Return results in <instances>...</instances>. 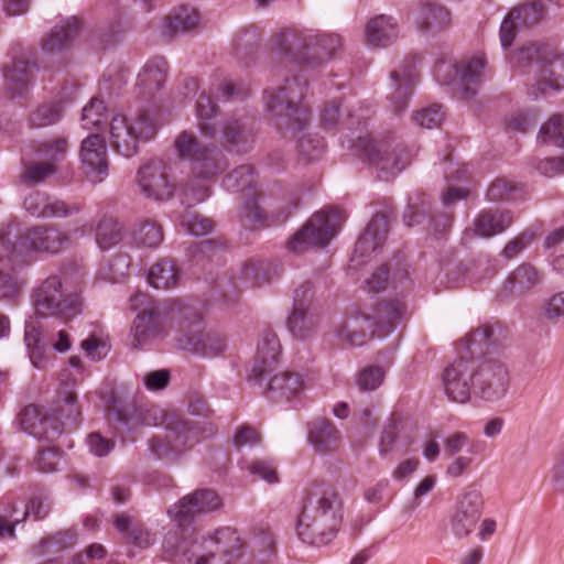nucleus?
Returning <instances> with one entry per match:
<instances>
[{
	"instance_id": "obj_62",
	"label": "nucleus",
	"mask_w": 564,
	"mask_h": 564,
	"mask_svg": "<svg viewBox=\"0 0 564 564\" xmlns=\"http://www.w3.org/2000/svg\"><path fill=\"white\" fill-rule=\"evenodd\" d=\"M56 172L53 162H40L31 164L25 171V177L33 183H39L53 175Z\"/></svg>"
},
{
	"instance_id": "obj_57",
	"label": "nucleus",
	"mask_w": 564,
	"mask_h": 564,
	"mask_svg": "<svg viewBox=\"0 0 564 564\" xmlns=\"http://www.w3.org/2000/svg\"><path fill=\"white\" fill-rule=\"evenodd\" d=\"M307 48L313 47L315 53L319 54V58L329 56L339 45V39L336 35H310Z\"/></svg>"
},
{
	"instance_id": "obj_60",
	"label": "nucleus",
	"mask_w": 564,
	"mask_h": 564,
	"mask_svg": "<svg viewBox=\"0 0 564 564\" xmlns=\"http://www.w3.org/2000/svg\"><path fill=\"white\" fill-rule=\"evenodd\" d=\"M535 170L546 177H555L564 174V163L558 158H544L536 160Z\"/></svg>"
},
{
	"instance_id": "obj_24",
	"label": "nucleus",
	"mask_w": 564,
	"mask_h": 564,
	"mask_svg": "<svg viewBox=\"0 0 564 564\" xmlns=\"http://www.w3.org/2000/svg\"><path fill=\"white\" fill-rule=\"evenodd\" d=\"M24 209L36 218H63L79 212L78 204H67L45 193L34 192L24 199Z\"/></svg>"
},
{
	"instance_id": "obj_1",
	"label": "nucleus",
	"mask_w": 564,
	"mask_h": 564,
	"mask_svg": "<svg viewBox=\"0 0 564 564\" xmlns=\"http://www.w3.org/2000/svg\"><path fill=\"white\" fill-rule=\"evenodd\" d=\"M236 86L230 80H225L217 87L218 98H230L235 95ZM212 94L203 91L196 102L197 127L203 139L193 131L184 130L174 139V152L180 160L188 162L193 175L200 180H209L225 169V161L218 149L208 141L214 140L217 130L213 122L217 115Z\"/></svg>"
},
{
	"instance_id": "obj_28",
	"label": "nucleus",
	"mask_w": 564,
	"mask_h": 564,
	"mask_svg": "<svg viewBox=\"0 0 564 564\" xmlns=\"http://www.w3.org/2000/svg\"><path fill=\"white\" fill-rule=\"evenodd\" d=\"M399 35V25L394 18L380 14L371 18L365 26V37L368 45L387 47Z\"/></svg>"
},
{
	"instance_id": "obj_38",
	"label": "nucleus",
	"mask_w": 564,
	"mask_h": 564,
	"mask_svg": "<svg viewBox=\"0 0 564 564\" xmlns=\"http://www.w3.org/2000/svg\"><path fill=\"white\" fill-rule=\"evenodd\" d=\"M308 440L316 452L326 453L337 447L339 433L329 421L317 419L310 424Z\"/></svg>"
},
{
	"instance_id": "obj_42",
	"label": "nucleus",
	"mask_w": 564,
	"mask_h": 564,
	"mask_svg": "<svg viewBox=\"0 0 564 564\" xmlns=\"http://www.w3.org/2000/svg\"><path fill=\"white\" fill-rule=\"evenodd\" d=\"M165 23L169 33L192 31L199 24V14L194 8L180 7L166 18Z\"/></svg>"
},
{
	"instance_id": "obj_35",
	"label": "nucleus",
	"mask_w": 564,
	"mask_h": 564,
	"mask_svg": "<svg viewBox=\"0 0 564 564\" xmlns=\"http://www.w3.org/2000/svg\"><path fill=\"white\" fill-rule=\"evenodd\" d=\"M414 22L422 31L436 32L451 24V15L443 6L426 2L417 8Z\"/></svg>"
},
{
	"instance_id": "obj_4",
	"label": "nucleus",
	"mask_w": 564,
	"mask_h": 564,
	"mask_svg": "<svg viewBox=\"0 0 564 564\" xmlns=\"http://www.w3.org/2000/svg\"><path fill=\"white\" fill-rule=\"evenodd\" d=\"M59 402V417L47 415L39 405L25 406L19 416L21 429L36 438H50L62 433V425L75 426L80 416L76 393L72 390L63 391Z\"/></svg>"
},
{
	"instance_id": "obj_49",
	"label": "nucleus",
	"mask_w": 564,
	"mask_h": 564,
	"mask_svg": "<svg viewBox=\"0 0 564 564\" xmlns=\"http://www.w3.org/2000/svg\"><path fill=\"white\" fill-rule=\"evenodd\" d=\"M256 184L254 172L250 165H241L226 177V186L229 189L245 191Z\"/></svg>"
},
{
	"instance_id": "obj_14",
	"label": "nucleus",
	"mask_w": 564,
	"mask_h": 564,
	"mask_svg": "<svg viewBox=\"0 0 564 564\" xmlns=\"http://www.w3.org/2000/svg\"><path fill=\"white\" fill-rule=\"evenodd\" d=\"M477 367L469 359L458 358L443 372L444 391L447 398L456 403L469 401L475 391Z\"/></svg>"
},
{
	"instance_id": "obj_25",
	"label": "nucleus",
	"mask_w": 564,
	"mask_h": 564,
	"mask_svg": "<svg viewBox=\"0 0 564 564\" xmlns=\"http://www.w3.org/2000/svg\"><path fill=\"white\" fill-rule=\"evenodd\" d=\"M261 384L267 388V393L271 399L290 401L302 394L308 387L305 377L295 371H281L269 375Z\"/></svg>"
},
{
	"instance_id": "obj_20",
	"label": "nucleus",
	"mask_w": 564,
	"mask_h": 564,
	"mask_svg": "<svg viewBox=\"0 0 564 564\" xmlns=\"http://www.w3.org/2000/svg\"><path fill=\"white\" fill-rule=\"evenodd\" d=\"M280 352L281 345L278 336L271 330L263 332L258 341L254 362L249 379L258 383H262L267 380L268 376L272 375L278 364Z\"/></svg>"
},
{
	"instance_id": "obj_56",
	"label": "nucleus",
	"mask_w": 564,
	"mask_h": 564,
	"mask_svg": "<svg viewBox=\"0 0 564 564\" xmlns=\"http://www.w3.org/2000/svg\"><path fill=\"white\" fill-rule=\"evenodd\" d=\"M384 379V370L380 367L365 368L358 376L357 384L361 390L372 391L381 386Z\"/></svg>"
},
{
	"instance_id": "obj_7",
	"label": "nucleus",
	"mask_w": 564,
	"mask_h": 564,
	"mask_svg": "<svg viewBox=\"0 0 564 564\" xmlns=\"http://www.w3.org/2000/svg\"><path fill=\"white\" fill-rule=\"evenodd\" d=\"M241 546V540L231 528L215 531L209 539L184 538L177 545L189 564H229Z\"/></svg>"
},
{
	"instance_id": "obj_41",
	"label": "nucleus",
	"mask_w": 564,
	"mask_h": 564,
	"mask_svg": "<svg viewBox=\"0 0 564 564\" xmlns=\"http://www.w3.org/2000/svg\"><path fill=\"white\" fill-rule=\"evenodd\" d=\"M180 279L175 264L162 260L154 264L148 272V282L155 289H170L177 284Z\"/></svg>"
},
{
	"instance_id": "obj_16",
	"label": "nucleus",
	"mask_w": 564,
	"mask_h": 564,
	"mask_svg": "<svg viewBox=\"0 0 564 564\" xmlns=\"http://www.w3.org/2000/svg\"><path fill=\"white\" fill-rule=\"evenodd\" d=\"M510 377L499 361H485L477 367L475 392L486 401L502 399L509 389Z\"/></svg>"
},
{
	"instance_id": "obj_27",
	"label": "nucleus",
	"mask_w": 564,
	"mask_h": 564,
	"mask_svg": "<svg viewBox=\"0 0 564 564\" xmlns=\"http://www.w3.org/2000/svg\"><path fill=\"white\" fill-rule=\"evenodd\" d=\"M169 65L163 57L149 59L138 75L137 87L143 97L154 96L165 84Z\"/></svg>"
},
{
	"instance_id": "obj_43",
	"label": "nucleus",
	"mask_w": 564,
	"mask_h": 564,
	"mask_svg": "<svg viewBox=\"0 0 564 564\" xmlns=\"http://www.w3.org/2000/svg\"><path fill=\"white\" fill-rule=\"evenodd\" d=\"M316 325V318L308 312L307 307H293L288 319L290 332L300 339L306 338L315 329Z\"/></svg>"
},
{
	"instance_id": "obj_5",
	"label": "nucleus",
	"mask_w": 564,
	"mask_h": 564,
	"mask_svg": "<svg viewBox=\"0 0 564 564\" xmlns=\"http://www.w3.org/2000/svg\"><path fill=\"white\" fill-rule=\"evenodd\" d=\"M303 88L296 80H286L279 89L264 91V106L269 120L278 130H302L308 121L306 108L300 105Z\"/></svg>"
},
{
	"instance_id": "obj_47",
	"label": "nucleus",
	"mask_w": 564,
	"mask_h": 564,
	"mask_svg": "<svg viewBox=\"0 0 564 564\" xmlns=\"http://www.w3.org/2000/svg\"><path fill=\"white\" fill-rule=\"evenodd\" d=\"M106 106L104 100L93 98L90 102L84 107L82 113V126L86 130H98L100 123L106 119Z\"/></svg>"
},
{
	"instance_id": "obj_19",
	"label": "nucleus",
	"mask_w": 564,
	"mask_h": 564,
	"mask_svg": "<svg viewBox=\"0 0 564 564\" xmlns=\"http://www.w3.org/2000/svg\"><path fill=\"white\" fill-rule=\"evenodd\" d=\"M221 506L218 495L209 489H199L182 498L167 510L169 516L182 524L203 512H210Z\"/></svg>"
},
{
	"instance_id": "obj_12",
	"label": "nucleus",
	"mask_w": 564,
	"mask_h": 564,
	"mask_svg": "<svg viewBox=\"0 0 564 564\" xmlns=\"http://www.w3.org/2000/svg\"><path fill=\"white\" fill-rule=\"evenodd\" d=\"M14 226L8 225L0 229V296L14 300L21 292L23 282L18 276L15 268L22 263L19 260L15 243Z\"/></svg>"
},
{
	"instance_id": "obj_30",
	"label": "nucleus",
	"mask_w": 564,
	"mask_h": 564,
	"mask_svg": "<svg viewBox=\"0 0 564 564\" xmlns=\"http://www.w3.org/2000/svg\"><path fill=\"white\" fill-rule=\"evenodd\" d=\"M373 325L368 313H357L344 319L337 328L336 335L339 340L345 341L351 347L362 346L369 334L372 332Z\"/></svg>"
},
{
	"instance_id": "obj_23",
	"label": "nucleus",
	"mask_w": 564,
	"mask_h": 564,
	"mask_svg": "<svg viewBox=\"0 0 564 564\" xmlns=\"http://www.w3.org/2000/svg\"><path fill=\"white\" fill-rule=\"evenodd\" d=\"M544 10L540 3H529L513 9L502 21L500 26V42L507 48L514 40L516 33L524 28L538 23L543 17Z\"/></svg>"
},
{
	"instance_id": "obj_34",
	"label": "nucleus",
	"mask_w": 564,
	"mask_h": 564,
	"mask_svg": "<svg viewBox=\"0 0 564 564\" xmlns=\"http://www.w3.org/2000/svg\"><path fill=\"white\" fill-rule=\"evenodd\" d=\"M541 282L540 272L524 263L509 274L501 288V294L502 296L521 295Z\"/></svg>"
},
{
	"instance_id": "obj_6",
	"label": "nucleus",
	"mask_w": 564,
	"mask_h": 564,
	"mask_svg": "<svg viewBox=\"0 0 564 564\" xmlns=\"http://www.w3.org/2000/svg\"><path fill=\"white\" fill-rule=\"evenodd\" d=\"M155 118L148 111L133 117L116 113L108 123V142L115 152L131 158L139 152V145L150 140L156 132Z\"/></svg>"
},
{
	"instance_id": "obj_51",
	"label": "nucleus",
	"mask_w": 564,
	"mask_h": 564,
	"mask_svg": "<svg viewBox=\"0 0 564 564\" xmlns=\"http://www.w3.org/2000/svg\"><path fill=\"white\" fill-rule=\"evenodd\" d=\"M180 225L193 236H205L213 231L214 224L209 218L186 213L182 216Z\"/></svg>"
},
{
	"instance_id": "obj_46",
	"label": "nucleus",
	"mask_w": 564,
	"mask_h": 564,
	"mask_svg": "<svg viewBox=\"0 0 564 564\" xmlns=\"http://www.w3.org/2000/svg\"><path fill=\"white\" fill-rule=\"evenodd\" d=\"M63 116L61 102H48L39 106L30 117V123L35 128H44L55 124Z\"/></svg>"
},
{
	"instance_id": "obj_31",
	"label": "nucleus",
	"mask_w": 564,
	"mask_h": 564,
	"mask_svg": "<svg viewBox=\"0 0 564 564\" xmlns=\"http://www.w3.org/2000/svg\"><path fill=\"white\" fill-rule=\"evenodd\" d=\"M178 346L183 350L202 357L213 358L226 349V340L216 334L194 333L191 336L180 338Z\"/></svg>"
},
{
	"instance_id": "obj_22",
	"label": "nucleus",
	"mask_w": 564,
	"mask_h": 564,
	"mask_svg": "<svg viewBox=\"0 0 564 564\" xmlns=\"http://www.w3.org/2000/svg\"><path fill=\"white\" fill-rule=\"evenodd\" d=\"M390 93L388 99L395 113L403 112L408 107L413 87L417 80V74L413 63L401 64L390 75Z\"/></svg>"
},
{
	"instance_id": "obj_44",
	"label": "nucleus",
	"mask_w": 564,
	"mask_h": 564,
	"mask_svg": "<svg viewBox=\"0 0 564 564\" xmlns=\"http://www.w3.org/2000/svg\"><path fill=\"white\" fill-rule=\"evenodd\" d=\"M121 240V227L111 217L102 218L96 228V242L102 250H108Z\"/></svg>"
},
{
	"instance_id": "obj_61",
	"label": "nucleus",
	"mask_w": 564,
	"mask_h": 564,
	"mask_svg": "<svg viewBox=\"0 0 564 564\" xmlns=\"http://www.w3.org/2000/svg\"><path fill=\"white\" fill-rule=\"evenodd\" d=\"M470 437L464 432H454L444 440V452L448 456H455L470 444Z\"/></svg>"
},
{
	"instance_id": "obj_33",
	"label": "nucleus",
	"mask_w": 564,
	"mask_h": 564,
	"mask_svg": "<svg viewBox=\"0 0 564 564\" xmlns=\"http://www.w3.org/2000/svg\"><path fill=\"white\" fill-rule=\"evenodd\" d=\"M512 221V214L508 210L486 209L475 218L474 231L481 238H490L503 232Z\"/></svg>"
},
{
	"instance_id": "obj_18",
	"label": "nucleus",
	"mask_w": 564,
	"mask_h": 564,
	"mask_svg": "<svg viewBox=\"0 0 564 564\" xmlns=\"http://www.w3.org/2000/svg\"><path fill=\"white\" fill-rule=\"evenodd\" d=\"M79 26L80 22L76 17L67 18L57 23L42 41V62L62 63L63 54L68 48Z\"/></svg>"
},
{
	"instance_id": "obj_50",
	"label": "nucleus",
	"mask_w": 564,
	"mask_h": 564,
	"mask_svg": "<svg viewBox=\"0 0 564 564\" xmlns=\"http://www.w3.org/2000/svg\"><path fill=\"white\" fill-rule=\"evenodd\" d=\"M486 61L477 55L459 67V79L467 84H477L485 77Z\"/></svg>"
},
{
	"instance_id": "obj_59",
	"label": "nucleus",
	"mask_w": 564,
	"mask_h": 564,
	"mask_svg": "<svg viewBox=\"0 0 564 564\" xmlns=\"http://www.w3.org/2000/svg\"><path fill=\"white\" fill-rule=\"evenodd\" d=\"M492 335L491 326H480L465 338L466 348L473 354L476 348L481 349L482 346H488Z\"/></svg>"
},
{
	"instance_id": "obj_48",
	"label": "nucleus",
	"mask_w": 564,
	"mask_h": 564,
	"mask_svg": "<svg viewBox=\"0 0 564 564\" xmlns=\"http://www.w3.org/2000/svg\"><path fill=\"white\" fill-rule=\"evenodd\" d=\"M539 138L543 143H553L564 147V116L555 115L544 123L540 130Z\"/></svg>"
},
{
	"instance_id": "obj_37",
	"label": "nucleus",
	"mask_w": 564,
	"mask_h": 564,
	"mask_svg": "<svg viewBox=\"0 0 564 564\" xmlns=\"http://www.w3.org/2000/svg\"><path fill=\"white\" fill-rule=\"evenodd\" d=\"M198 431L196 427L187 422H183L178 425V429L171 432L167 436L169 449L162 447L160 444L153 447L159 456H170L171 454L181 453L187 447H192L195 443L199 442Z\"/></svg>"
},
{
	"instance_id": "obj_9",
	"label": "nucleus",
	"mask_w": 564,
	"mask_h": 564,
	"mask_svg": "<svg viewBox=\"0 0 564 564\" xmlns=\"http://www.w3.org/2000/svg\"><path fill=\"white\" fill-rule=\"evenodd\" d=\"M346 216L338 208L322 209L288 242L292 252H302L308 247L325 246L337 234Z\"/></svg>"
},
{
	"instance_id": "obj_13",
	"label": "nucleus",
	"mask_w": 564,
	"mask_h": 564,
	"mask_svg": "<svg viewBox=\"0 0 564 564\" xmlns=\"http://www.w3.org/2000/svg\"><path fill=\"white\" fill-rule=\"evenodd\" d=\"M137 183L141 193L154 200L171 198L176 188L167 165L158 159L144 163L139 169Z\"/></svg>"
},
{
	"instance_id": "obj_11",
	"label": "nucleus",
	"mask_w": 564,
	"mask_h": 564,
	"mask_svg": "<svg viewBox=\"0 0 564 564\" xmlns=\"http://www.w3.org/2000/svg\"><path fill=\"white\" fill-rule=\"evenodd\" d=\"M132 306L139 310L130 332V344L140 349L154 339L164 337L166 329L156 303L147 302L145 296L137 294L131 299Z\"/></svg>"
},
{
	"instance_id": "obj_29",
	"label": "nucleus",
	"mask_w": 564,
	"mask_h": 564,
	"mask_svg": "<svg viewBox=\"0 0 564 564\" xmlns=\"http://www.w3.org/2000/svg\"><path fill=\"white\" fill-rule=\"evenodd\" d=\"M50 503L46 499L34 498L26 505L22 518L13 517L15 512L13 507H2L0 505V538L13 536L14 525L28 516H33L35 520L45 518L50 512Z\"/></svg>"
},
{
	"instance_id": "obj_8",
	"label": "nucleus",
	"mask_w": 564,
	"mask_h": 564,
	"mask_svg": "<svg viewBox=\"0 0 564 564\" xmlns=\"http://www.w3.org/2000/svg\"><path fill=\"white\" fill-rule=\"evenodd\" d=\"M516 63L536 75L542 94L564 88V55H553L546 46L531 43L519 48Z\"/></svg>"
},
{
	"instance_id": "obj_17",
	"label": "nucleus",
	"mask_w": 564,
	"mask_h": 564,
	"mask_svg": "<svg viewBox=\"0 0 564 564\" xmlns=\"http://www.w3.org/2000/svg\"><path fill=\"white\" fill-rule=\"evenodd\" d=\"M79 156L85 174L91 183H101L108 176L106 141L99 133H90L82 141Z\"/></svg>"
},
{
	"instance_id": "obj_52",
	"label": "nucleus",
	"mask_w": 564,
	"mask_h": 564,
	"mask_svg": "<svg viewBox=\"0 0 564 564\" xmlns=\"http://www.w3.org/2000/svg\"><path fill=\"white\" fill-rule=\"evenodd\" d=\"M67 150V139L57 137L42 142L39 152L43 159L56 163L65 158Z\"/></svg>"
},
{
	"instance_id": "obj_21",
	"label": "nucleus",
	"mask_w": 564,
	"mask_h": 564,
	"mask_svg": "<svg viewBox=\"0 0 564 564\" xmlns=\"http://www.w3.org/2000/svg\"><path fill=\"white\" fill-rule=\"evenodd\" d=\"M68 239L65 232L55 227L35 226L24 232L20 243L25 250L57 253L68 243Z\"/></svg>"
},
{
	"instance_id": "obj_63",
	"label": "nucleus",
	"mask_w": 564,
	"mask_h": 564,
	"mask_svg": "<svg viewBox=\"0 0 564 564\" xmlns=\"http://www.w3.org/2000/svg\"><path fill=\"white\" fill-rule=\"evenodd\" d=\"M62 454L57 449H44L39 453L36 465L43 473H52L57 469Z\"/></svg>"
},
{
	"instance_id": "obj_64",
	"label": "nucleus",
	"mask_w": 564,
	"mask_h": 564,
	"mask_svg": "<svg viewBox=\"0 0 564 564\" xmlns=\"http://www.w3.org/2000/svg\"><path fill=\"white\" fill-rule=\"evenodd\" d=\"M434 75L440 84L449 85L459 78V68L451 62L442 61L435 65Z\"/></svg>"
},
{
	"instance_id": "obj_58",
	"label": "nucleus",
	"mask_w": 564,
	"mask_h": 564,
	"mask_svg": "<svg viewBox=\"0 0 564 564\" xmlns=\"http://www.w3.org/2000/svg\"><path fill=\"white\" fill-rule=\"evenodd\" d=\"M247 468L251 475L269 484H275L279 480L275 465L271 460L256 459Z\"/></svg>"
},
{
	"instance_id": "obj_54",
	"label": "nucleus",
	"mask_w": 564,
	"mask_h": 564,
	"mask_svg": "<svg viewBox=\"0 0 564 564\" xmlns=\"http://www.w3.org/2000/svg\"><path fill=\"white\" fill-rule=\"evenodd\" d=\"M518 187L506 178L495 180L486 192V197L490 202L508 200L514 197Z\"/></svg>"
},
{
	"instance_id": "obj_36",
	"label": "nucleus",
	"mask_w": 564,
	"mask_h": 564,
	"mask_svg": "<svg viewBox=\"0 0 564 564\" xmlns=\"http://www.w3.org/2000/svg\"><path fill=\"white\" fill-rule=\"evenodd\" d=\"M3 77L7 89L13 97H20L28 91L32 80V69L24 59H13L3 69Z\"/></svg>"
},
{
	"instance_id": "obj_26",
	"label": "nucleus",
	"mask_w": 564,
	"mask_h": 564,
	"mask_svg": "<svg viewBox=\"0 0 564 564\" xmlns=\"http://www.w3.org/2000/svg\"><path fill=\"white\" fill-rule=\"evenodd\" d=\"M24 344L29 359L36 369H45L48 365L47 344L43 338V326L34 317L25 321Z\"/></svg>"
},
{
	"instance_id": "obj_55",
	"label": "nucleus",
	"mask_w": 564,
	"mask_h": 564,
	"mask_svg": "<svg viewBox=\"0 0 564 564\" xmlns=\"http://www.w3.org/2000/svg\"><path fill=\"white\" fill-rule=\"evenodd\" d=\"M444 111L441 105L424 108L413 115V120L422 128L432 129L438 127L444 120Z\"/></svg>"
},
{
	"instance_id": "obj_39",
	"label": "nucleus",
	"mask_w": 564,
	"mask_h": 564,
	"mask_svg": "<svg viewBox=\"0 0 564 564\" xmlns=\"http://www.w3.org/2000/svg\"><path fill=\"white\" fill-rule=\"evenodd\" d=\"M405 312V305L398 301H384L380 303L372 313H368L373 328L386 329L393 325L395 321L402 317Z\"/></svg>"
},
{
	"instance_id": "obj_15",
	"label": "nucleus",
	"mask_w": 564,
	"mask_h": 564,
	"mask_svg": "<svg viewBox=\"0 0 564 564\" xmlns=\"http://www.w3.org/2000/svg\"><path fill=\"white\" fill-rule=\"evenodd\" d=\"M484 497L478 489L468 487L458 497L451 517V529L455 536L466 538L476 528L482 511Z\"/></svg>"
},
{
	"instance_id": "obj_53",
	"label": "nucleus",
	"mask_w": 564,
	"mask_h": 564,
	"mask_svg": "<svg viewBox=\"0 0 564 564\" xmlns=\"http://www.w3.org/2000/svg\"><path fill=\"white\" fill-rule=\"evenodd\" d=\"M129 269V257L127 254H118L100 270V274L105 280L119 282L128 274Z\"/></svg>"
},
{
	"instance_id": "obj_10",
	"label": "nucleus",
	"mask_w": 564,
	"mask_h": 564,
	"mask_svg": "<svg viewBox=\"0 0 564 564\" xmlns=\"http://www.w3.org/2000/svg\"><path fill=\"white\" fill-rule=\"evenodd\" d=\"M355 149L376 167L378 177L383 181L397 176L410 162L406 150L392 148L387 142H378L368 137L359 138Z\"/></svg>"
},
{
	"instance_id": "obj_32",
	"label": "nucleus",
	"mask_w": 564,
	"mask_h": 564,
	"mask_svg": "<svg viewBox=\"0 0 564 564\" xmlns=\"http://www.w3.org/2000/svg\"><path fill=\"white\" fill-rule=\"evenodd\" d=\"M388 235V220L383 215L375 216L358 238L354 253L366 257L383 245Z\"/></svg>"
},
{
	"instance_id": "obj_3",
	"label": "nucleus",
	"mask_w": 564,
	"mask_h": 564,
	"mask_svg": "<svg viewBox=\"0 0 564 564\" xmlns=\"http://www.w3.org/2000/svg\"><path fill=\"white\" fill-rule=\"evenodd\" d=\"M80 292L82 281L67 272L48 276L33 292L35 315L73 318L82 311Z\"/></svg>"
},
{
	"instance_id": "obj_40",
	"label": "nucleus",
	"mask_w": 564,
	"mask_h": 564,
	"mask_svg": "<svg viewBox=\"0 0 564 564\" xmlns=\"http://www.w3.org/2000/svg\"><path fill=\"white\" fill-rule=\"evenodd\" d=\"M253 140L246 126L236 118L227 119L223 124L221 143L230 149L240 151L243 145Z\"/></svg>"
},
{
	"instance_id": "obj_45",
	"label": "nucleus",
	"mask_w": 564,
	"mask_h": 564,
	"mask_svg": "<svg viewBox=\"0 0 564 564\" xmlns=\"http://www.w3.org/2000/svg\"><path fill=\"white\" fill-rule=\"evenodd\" d=\"M162 240V229L154 221L141 223L133 232V241L140 248H156L161 245Z\"/></svg>"
},
{
	"instance_id": "obj_2",
	"label": "nucleus",
	"mask_w": 564,
	"mask_h": 564,
	"mask_svg": "<svg viewBox=\"0 0 564 564\" xmlns=\"http://www.w3.org/2000/svg\"><path fill=\"white\" fill-rule=\"evenodd\" d=\"M341 522V501L329 486H318L310 495L296 523L299 536L312 544L327 543Z\"/></svg>"
}]
</instances>
